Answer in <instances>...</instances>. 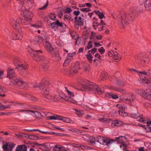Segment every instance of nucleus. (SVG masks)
<instances>
[{
  "label": "nucleus",
  "mask_w": 151,
  "mask_h": 151,
  "mask_svg": "<svg viewBox=\"0 0 151 151\" xmlns=\"http://www.w3.org/2000/svg\"><path fill=\"white\" fill-rule=\"evenodd\" d=\"M22 13L24 18V19L20 18H18L16 20L13 18L10 19V23L14 29H17L19 27V24H27L28 22L31 20L33 16V13L32 11L25 9L22 10Z\"/></svg>",
  "instance_id": "f257e3e1"
},
{
  "label": "nucleus",
  "mask_w": 151,
  "mask_h": 151,
  "mask_svg": "<svg viewBox=\"0 0 151 151\" xmlns=\"http://www.w3.org/2000/svg\"><path fill=\"white\" fill-rule=\"evenodd\" d=\"M142 10L139 7L135 6L132 8L130 12H123L122 13L121 19L119 21V24L124 27L131 23L134 19L132 14H139Z\"/></svg>",
  "instance_id": "f03ea898"
},
{
  "label": "nucleus",
  "mask_w": 151,
  "mask_h": 151,
  "mask_svg": "<svg viewBox=\"0 0 151 151\" xmlns=\"http://www.w3.org/2000/svg\"><path fill=\"white\" fill-rule=\"evenodd\" d=\"M28 52L32 58L37 61H42L45 59V58L38 54L39 52L42 53V51L41 50H34L30 47H29L28 49Z\"/></svg>",
  "instance_id": "7ed1b4c3"
},
{
  "label": "nucleus",
  "mask_w": 151,
  "mask_h": 151,
  "mask_svg": "<svg viewBox=\"0 0 151 151\" xmlns=\"http://www.w3.org/2000/svg\"><path fill=\"white\" fill-rule=\"evenodd\" d=\"M135 59L138 64L142 66L148 64L150 62V59L149 58L142 54H139L135 57Z\"/></svg>",
  "instance_id": "20e7f679"
},
{
  "label": "nucleus",
  "mask_w": 151,
  "mask_h": 151,
  "mask_svg": "<svg viewBox=\"0 0 151 151\" xmlns=\"http://www.w3.org/2000/svg\"><path fill=\"white\" fill-rule=\"evenodd\" d=\"M82 90H84L88 88L89 91L95 92L97 90L98 86L94 83L88 81H86L82 85Z\"/></svg>",
  "instance_id": "39448f33"
},
{
  "label": "nucleus",
  "mask_w": 151,
  "mask_h": 151,
  "mask_svg": "<svg viewBox=\"0 0 151 151\" xmlns=\"http://www.w3.org/2000/svg\"><path fill=\"white\" fill-rule=\"evenodd\" d=\"M127 95L128 96L126 98L124 99V96L122 95L120 96V99L123 100L125 102H128L130 105H132V103L135 100V97L134 94L132 92H128L127 93Z\"/></svg>",
  "instance_id": "423d86ee"
},
{
  "label": "nucleus",
  "mask_w": 151,
  "mask_h": 151,
  "mask_svg": "<svg viewBox=\"0 0 151 151\" xmlns=\"http://www.w3.org/2000/svg\"><path fill=\"white\" fill-rule=\"evenodd\" d=\"M12 82L14 85L22 88H26L28 87V84L27 82L19 79L17 78L14 80H12Z\"/></svg>",
  "instance_id": "0eeeda50"
},
{
  "label": "nucleus",
  "mask_w": 151,
  "mask_h": 151,
  "mask_svg": "<svg viewBox=\"0 0 151 151\" xmlns=\"http://www.w3.org/2000/svg\"><path fill=\"white\" fill-rule=\"evenodd\" d=\"M65 91L68 93V95L69 96V97L68 96H65L64 99L70 102L73 104H77V102H76L74 99L71 98L74 96V93L69 90L67 88H65Z\"/></svg>",
  "instance_id": "6e6552de"
},
{
  "label": "nucleus",
  "mask_w": 151,
  "mask_h": 151,
  "mask_svg": "<svg viewBox=\"0 0 151 151\" xmlns=\"http://www.w3.org/2000/svg\"><path fill=\"white\" fill-rule=\"evenodd\" d=\"M138 2L140 4H144L145 9L146 11H151V0H138Z\"/></svg>",
  "instance_id": "1a4fd4ad"
},
{
  "label": "nucleus",
  "mask_w": 151,
  "mask_h": 151,
  "mask_svg": "<svg viewBox=\"0 0 151 151\" xmlns=\"http://www.w3.org/2000/svg\"><path fill=\"white\" fill-rule=\"evenodd\" d=\"M57 25L58 26L63 27V28L66 27V25L64 23H60L58 20H57L55 22L50 24V27L52 30H55L57 29Z\"/></svg>",
  "instance_id": "9d476101"
},
{
  "label": "nucleus",
  "mask_w": 151,
  "mask_h": 151,
  "mask_svg": "<svg viewBox=\"0 0 151 151\" xmlns=\"http://www.w3.org/2000/svg\"><path fill=\"white\" fill-rule=\"evenodd\" d=\"M15 146V144L11 142H7L3 144L2 148L4 151H12L13 148Z\"/></svg>",
  "instance_id": "9b49d317"
},
{
  "label": "nucleus",
  "mask_w": 151,
  "mask_h": 151,
  "mask_svg": "<svg viewBox=\"0 0 151 151\" xmlns=\"http://www.w3.org/2000/svg\"><path fill=\"white\" fill-rule=\"evenodd\" d=\"M116 140H119V142L121 143V145L120 146V148L124 151L126 150V145L123 142L127 140L126 137L123 136H120L119 137H116Z\"/></svg>",
  "instance_id": "f8f14e48"
},
{
  "label": "nucleus",
  "mask_w": 151,
  "mask_h": 151,
  "mask_svg": "<svg viewBox=\"0 0 151 151\" xmlns=\"http://www.w3.org/2000/svg\"><path fill=\"white\" fill-rule=\"evenodd\" d=\"M108 55L109 56L112 57L116 60H120L122 58L121 56L116 51H114L111 50L109 51L108 52Z\"/></svg>",
  "instance_id": "ddd939ff"
},
{
  "label": "nucleus",
  "mask_w": 151,
  "mask_h": 151,
  "mask_svg": "<svg viewBox=\"0 0 151 151\" xmlns=\"http://www.w3.org/2000/svg\"><path fill=\"white\" fill-rule=\"evenodd\" d=\"M4 103L5 104H13L16 106H19L20 108H23L24 106V104L17 101H12L8 100H6L4 101Z\"/></svg>",
  "instance_id": "4468645a"
},
{
  "label": "nucleus",
  "mask_w": 151,
  "mask_h": 151,
  "mask_svg": "<svg viewBox=\"0 0 151 151\" xmlns=\"http://www.w3.org/2000/svg\"><path fill=\"white\" fill-rule=\"evenodd\" d=\"M44 46L46 50L49 52L51 54L54 53V51L55 50L51 46V44L47 41H45L44 44Z\"/></svg>",
  "instance_id": "2eb2a0df"
},
{
  "label": "nucleus",
  "mask_w": 151,
  "mask_h": 151,
  "mask_svg": "<svg viewBox=\"0 0 151 151\" xmlns=\"http://www.w3.org/2000/svg\"><path fill=\"white\" fill-rule=\"evenodd\" d=\"M49 91V90L48 89L46 88L45 91H44L43 94L45 98L47 99V101L51 102L53 101L54 96L50 95H48Z\"/></svg>",
  "instance_id": "dca6fc26"
},
{
  "label": "nucleus",
  "mask_w": 151,
  "mask_h": 151,
  "mask_svg": "<svg viewBox=\"0 0 151 151\" xmlns=\"http://www.w3.org/2000/svg\"><path fill=\"white\" fill-rule=\"evenodd\" d=\"M151 90V88H148L145 90L143 92L142 95L143 97L146 99H150L151 100V91H149V90Z\"/></svg>",
  "instance_id": "f3484780"
},
{
  "label": "nucleus",
  "mask_w": 151,
  "mask_h": 151,
  "mask_svg": "<svg viewBox=\"0 0 151 151\" xmlns=\"http://www.w3.org/2000/svg\"><path fill=\"white\" fill-rule=\"evenodd\" d=\"M97 142L99 143L100 144L102 145H104L106 144V145H108L110 144L111 142L112 141V140H110L106 142L103 137L99 136L97 137Z\"/></svg>",
  "instance_id": "a211bd4d"
},
{
  "label": "nucleus",
  "mask_w": 151,
  "mask_h": 151,
  "mask_svg": "<svg viewBox=\"0 0 151 151\" xmlns=\"http://www.w3.org/2000/svg\"><path fill=\"white\" fill-rule=\"evenodd\" d=\"M132 117L134 119H137V120L140 122H144L145 119L142 115H140L138 113L133 114L132 115Z\"/></svg>",
  "instance_id": "6ab92c4d"
},
{
  "label": "nucleus",
  "mask_w": 151,
  "mask_h": 151,
  "mask_svg": "<svg viewBox=\"0 0 151 151\" xmlns=\"http://www.w3.org/2000/svg\"><path fill=\"white\" fill-rule=\"evenodd\" d=\"M124 124V122L121 121L115 120L112 121L111 127H115L121 126Z\"/></svg>",
  "instance_id": "aec40b11"
},
{
  "label": "nucleus",
  "mask_w": 151,
  "mask_h": 151,
  "mask_svg": "<svg viewBox=\"0 0 151 151\" xmlns=\"http://www.w3.org/2000/svg\"><path fill=\"white\" fill-rule=\"evenodd\" d=\"M14 69L9 68L7 70V77L9 79H12L15 76V74Z\"/></svg>",
  "instance_id": "412c9836"
},
{
  "label": "nucleus",
  "mask_w": 151,
  "mask_h": 151,
  "mask_svg": "<svg viewBox=\"0 0 151 151\" xmlns=\"http://www.w3.org/2000/svg\"><path fill=\"white\" fill-rule=\"evenodd\" d=\"M47 86L44 84L43 85L42 83H36L33 86V88H40V90L44 92V91H45L46 89Z\"/></svg>",
  "instance_id": "4be33fe9"
},
{
  "label": "nucleus",
  "mask_w": 151,
  "mask_h": 151,
  "mask_svg": "<svg viewBox=\"0 0 151 151\" xmlns=\"http://www.w3.org/2000/svg\"><path fill=\"white\" fill-rule=\"evenodd\" d=\"M6 32L11 39L16 40V38H17V37L16 38V32H11L8 30H7Z\"/></svg>",
  "instance_id": "5701e85b"
},
{
  "label": "nucleus",
  "mask_w": 151,
  "mask_h": 151,
  "mask_svg": "<svg viewBox=\"0 0 151 151\" xmlns=\"http://www.w3.org/2000/svg\"><path fill=\"white\" fill-rule=\"evenodd\" d=\"M76 22L80 25H83V19L80 17H75L74 18Z\"/></svg>",
  "instance_id": "b1692460"
},
{
  "label": "nucleus",
  "mask_w": 151,
  "mask_h": 151,
  "mask_svg": "<svg viewBox=\"0 0 151 151\" xmlns=\"http://www.w3.org/2000/svg\"><path fill=\"white\" fill-rule=\"evenodd\" d=\"M31 42H34L35 44H39L42 42H43L44 41L42 38L41 37H36L35 39H33Z\"/></svg>",
  "instance_id": "393cba45"
},
{
  "label": "nucleus",
  "mask_w": 151,
  "mask_h": 151,
  "mask_svg": "<svg viewBox=\"0 0 151 151\" xmlns=\"http://www.w3.org/2000/svg\"><path fill=\"white\" fill-rule=\"evenodd\" d=\"M140 78L141 83L143 84L151 83V78H150L148 79H146L145 77H144L145 78H143V77H141Z\"/></svg>",
  "instance_id": "a878e982"
},
{
  "label": "nucleus",
  "mask_w": 151,
  "mask_h": 151,
  "mask_svg": "<svg viewBox=\"0 0 151 151\" xmlns=\"http://www.w3.org/2000/svg\"><path fill=\"white\" fill-rule=\"evenodd\" d=\"M148 74L151 75V69H148L147 71V72L144 71L142 72H140L139 73V76L140 77H145V76L146 75H148Z\"/></svg>",
  "instance_id": "bb28decb"
},
{
  "label": "nucleus",
  "mask_w": 151,
  "mask_h": 151,
  "mask_svg": "<svg viewBox=\"0 0 151 151\" xmlns=\"http://www.w3.org/2000/svg\"><path fill=\"white\" fill-rule=\"evenodd\" d=\"M51 54L52 55V57H53L56 60L58 61L60 59L61 57L59 54L58 52H56L55 50L54 51V53H52Z\"/></svg>",
  "instance_id": "cd10ccee"
},
{
  "label": "nucleus",
  "mask_w": 151,
  "mask_h": 151,
  "mask_svg": "<svg viewBox=\"0 0 151 151\" xmlns=\"http://www.w3.org/2000/svg\"><path fill=\"white\" fill-rule=\"evenodd\" d=\"M16 40H20L22 39L23 37V34L22 31L19 30L18 31L16 32Z\"/></svg>",
  "instance_id": "c85d7f7f"
},
{
  "label": "nucleus",
  "mask_w": 151,
  "mask_h": 151,
  "mask_svg": "<svg viewBox=\"0 0 151 151\" xmlns=\"http://www.w3.org/2000/svg\"><path fill=\"white\" fill-rule=\"evenodd\" d=\"M113 89L121 93L125 94L126 95H127V92L126 91L125 89L121 88H113Z\"/></svg>",
  "instance_id": "c756f323"
},
{
  "label": "nucleus",
  "mask_w": 151,
  "mask_h": 151,
  "mask_svg": "<svg viewBox=\"0 0 151 151\" xmlns=\"http://www.w3.org/2000/svg\"><path fill=\"white\" fill-rule=\"evenodd\" d=\"M12 105L11 104H8L7 105H4L2 103H0V109L1 110H3L7 109H10L11 108Z\"/></svg>",
  "instance_id": "7c9ffc66"
},
{
  "label": "nucleus",
  "mask_w": 151,
  "mask_h": 151,
  "mask_svg": "<svg viewBox=\"0 0 151 151\" xmlns=\"http://www.w3.org/2000/svg\"><path fill=\"white\" fill-rule=\"evenodd\" d=\"M6 91V89L3 86L0 85V97H4L6 95L4 94H2Z\"/></svg>",
  "instance_id": "2f4dec72"
},
{
  "label": "nucleus",
  "mask_w": 151,
  "mask_h": 151,
  "mask_svg": "<svg viewBox=\"0 0 151 151\" xmlns=\"http://www.w3.org/2000/svg\"><path fill=\"white\" fill-rule=\"evenodd\" d=\"M19 112L23 113L25 115L30 116L31 111L30 110H20L19 111Z\"/></svg>",
  "instance_id": "473e14b6"
},
{
  "label": "nucleus",
  "mask_w": 151,
  "mask_h": 151,
  "mask_svg": "<svg viewBox=\"0 0 151 151\" xmlns=\"http://www.w3.org/2000/svg\"><path fill=\"white\" fill-rule=\"evenodd\" d=\"M40 113L38 111H31L30 117L33 116L35 117H38L40 116Z\"/></svg>",
  "instance_id": "72a5a7b5"
},
{
  "label": "nucleus",
  "mask_w": 151,
  "mask_h": 151,
  "mask_svg": "<svg viewBox=\"0 0 151 151\" xmlns=\"http://www.w3.org/2000/svg\"><path fill=\"white\" fill-rule=\"evenodd\" d=\"M53 150L55 151H66L63 149V147L59 145H57L55 146L53 148Z\"/></svg>",
  "instance_id": "f704fd0d"
},
{
  "label": "nucleus",
  "mask_w": 151,
  "mask_h": 151,
  "mask_svg": "<svg viewBox=\"0 0 151 151\" xmlns=\"http://www.w3.org/2000/svg\"><path fill=\"white\" fill-rule=\"evenodd\" d=\"M60 120H62L67 123H71L72 121L68 118H66L60 116Z\"/></svg>",
  "instance_id": "c9c22d12"
},
{
  "label": "nucleus",
  "mask_w": 151,
  "mask_h": 151,
  "mask_svg": "<svg viewBox=\"0 0 151 151\" xmlns=\"http://www.w3.org/2000/svg\"><path fill=\"white\" fill-rule=\"evenodd\" d=\"M83 68L85 71H89L91 69L89 64L87 63L83 64Z\"/></svg>",
  "instance_id": "e433bc0d"
},
{
  "label": "nucleus",
  "mask_w": 151,
  "mask_h": 151,
  "mask_svg": "<svg viewBox=\"0 0 151 151\" xmlns=\"http://www.w3.org/2000/svg\"><path fill=\"white\" fill-rule=\"evenodd\" d=\"M95 12L101 19L104 17V15L103 12H100L99 10H96Z\"/></svg>",
  "instance_id": "4c0bfd02"
},
{
  "label": "nucleus",
  "mask_w": 151,
  "mask_h": 151,
  "mask_svg": "<svg viewBox=\"0 0 151 151\" xmlns=\"http://www.w3.org/2000/svg\"><path fill=\"white\" fill-rule=\"evenodd\" d=\"M26 146L24 145L18 146L16 148V151H22L24 149H27Z\"/></svg>",
  "instance_id": "58836bf2"
},
{
  "label": "nucleus",
  "mask_w": 151,
  "mask_h": 151,
  "mask_svg": "<svg viewBox=\"0 0 151 151\" xmlns=\"http://www.w3.org/2000/svg\"><path fill=\"white\" fill-rule=\"evenodd\" d=\"M31 25L32 27L36 29L41 28L42 27V24L40 22L36 23L34 24H31Z\"/></svg>",
  "instance_id": "ea45409f"
},
{
  "label": "nucleus",
  "mask_w": 151,
  "mask_h": 151,
  "mask_svg": "<svg viewBox=\"0 0 151 151\" xmlns=\"http://www.w3.org/2000/svg\"><path fill=\"white\" fill-rule=\"evenodd\" d=\"M75 111L76 112V114L78 116H83L84 114L83 112L82 111L76 109H75Z\"/></svg>",
  "instance_id": "a19ab883"
},
{
  "label": "nucleus",
  "mask_w": 151,
  "mask_h": 151,
  "mask_svg": "<svg viewBox=\"0 0 151 151\" xmlns=\"http://www.w3.org/2000/svg\"><path fill=\"white\" fill-rule=\"evenodd\" d=\"M60 116L55 115L53 116H50L48 118V119L50 120H60Z\"/></svg>",
  "instance_id": "79ce46f5"
},
{
  "label": "nucleus",
  "mask_w": 151,
  "mask_h": 151,
  "mask_svg": "<svg viewBox=\"0 0 151 151\" xmlns=\"http://www.w3.org/2000/svg\"><path fill=\"white\" fill-rule=\"evenodd\" d=\"M18 68L19 69L23 70H26L27 68V65L23 64H18Z\"/></svg>",
  "instance_id": "37998d69"
},
{
  "label": "nucleus",
  "mask_w": 151,
  "mask_h": 151,
  "mask_svg": "<svg viewBox=\"0 0 151 151\" xmlns=\"http://www.w3.org/2000/svg\"><path fill=\"white\" fill-rule=\"evenodd\" d=\"M87 137L88 138L89 140L88 142H90L91 143H94L95 141V138L93 136H90L89 135H87Z\"/></svg>",
  "instance_id": "c03bdc74"
},
{
  "label": "nucleus",
  "mask_w": 151,
  "mask_h": 151,
  "mask_svg": "<svg viewBox=\"0 0 151 151\" xmlns=\"http://www.w3.org/2000/svg\"><path fill=\"white\" fill-rule=\"evenodd\" d=\"M72 68L79 70L80 68V64L79 62H76Z\"/></svg>",
  "instance_id": "a18cd8bd"
},
{
  "label": "nucleus",
  "mask_w": 151,
  "mask_h": 151,
  "mask_svg": "<svg viewBox=\"0 0 151 151\" xmlns=\"http://www.w3.org/2000/svg\"><path fill=\"white\" fill-rule=\"evenodd\" d=\"M107 76V74L106 73H103L101 74L99 78V80L102 81L106 79Z\"/></svg>",
  "instance_id": "49530a36"
},
{
  "label": "nucleus",
  "mask_w": 151,
  "mask_h": 151,
  "mask_svg": "<svg viewBox=\"0 0 151 151\" xmlns=\"http://www.w3.org/2000/svg\"><path fill=\"white\" fill-rule=\"evenodd\" d=\"M64 20L65 21L68 20L69 23H70V21H73V19L69 16L67 15H64Z\"/></svg>",
  "instance_id": "de8ad7c7"
},
{
  "label": "nucleus",
  "mask_w": 151,
  "mask_h": 151,
  "mask_svg": "<svg viewBox=\"0 0 151 151\" xmlns=\"http://www.w3.org/2000/svg\"><path fill=\"white\" fill-rule=\"evenodd\" d=\"M63 98L62 97L59 95H56L54 97L53 101H57Z\"/></svg>",
  "instance_id": "09e8293b"
},
{
  "label": "nucleus",
  "mask_w": 151,
  "mask_h": 151,
  "mask_svg": "<svg viewBox=\"0 0 151 151\" xmlns=\"http://www.w3.org/2000/svg\"><path fill=\"white\" fill-rule=\"evenodd\" d=\"M118 112L120 115L123 116H126L128 115V114L124 111V110H118Z\"/></svg>",
  "instance_id": "8fccbe9b"
},
{
  "label": "nucleus",
  "mask_w": 151,
  "mask_h": 151,
  "mask_svg": "<svg viewBox=\"0 0 151 151\" xmlns=\"http://www.w3.org/2000/svg\"><path fill=\"white\" fill-rule=\"evenodd\" d=\"M116 106L119 109L118 110H124L126 108L125 106L119 104H117Z\"/></svg>",
  "instance_id": "3c124183"
},
{
  "label": "nucleus",
  "mask_w": 151,
  "mask_h": 151,
  "mask_svg": "<svg viewBox=\"0 0 151 151\" xmlns=\"http://www.w3.org/2000/svg\"><path fill=\"white\" fill-rule=\"evenodd\" d=\"M78 70H79L71 68L70 71V73L71 75H73L77 73Z\"/></svg>",
  "instance_id": "603ef678"
},
{
  "label": "nucleus",
  "mask_w": 151,
  "mask_h": 151,
  "mask_svg": "<svg viewBox=\"0 0 151 151\" xmlns=\"http://www.w3.org/2000/svg\"><path fill=\"white\" fill-rule=\"evenodd\" d=\"M99 120L101 122H107L109 123L111 121V120L109 119H107L105 118H99Z\"/></svg>",
  "instance_id": "864d4df0"
},
{
  "label": "nucleus",
  "mask_w": 151,
  "mask_h": 151,
  "mask_svg": "<svg viewBox=\"0 0 151 151\" xmlns=\"http://www.w3.org/2000/svg\"><path fill=\"white\" fill-rule=\"evenodd\" d=\"M86 58L90 63H91L92 61V56L90 54L86 55Z\"/></svg>",
  "instance_id": "5fc2aeb1"
},
{
  "label": "nucleus",
  "mask_w": 151,
  "mask_h": 151,
  "mask_svg": "<svg viewBox=\"0 0 151 151\" xmlns=\"http://www.w3.org/2000/svg\"><path fill=\"white\" fill-rule=\"evenodd\" d=\"M49 18L52 20H54L56 18V15L53 13H51L49 15Z\"/></svg>",
  "instance_id": "6e6d98bb"
},
{
  "label": "nucleus",
  "mask_w": 151,
  "mask_h": 151,
  "mask_svg": "<svg viewBox=\"0 0 151 151\" xmlns=\"http://www.w3.org/2000/svg\"><path fill=\"white\" fill-rule=\"evenodd\" d=\"M69 130L73 132H76L77 133H81V132L80 130L76 128L71 129H70Z\"/></svg>",
  "instance_id": "4d7b16f0"
},
{
  "label": "nucleus",
  "mask_w": 151,
  "mask_h": 151,
  "mask_svg": "<svg viewBox=\"0 0 151 151\" xmlns=\"http://www.w3.org/2000/svg\"><path fill=\"white\" fill-rule=\"evenodd\" d=\"M38 137L36 136L30 135L28 136V139L31 140H35L37 139Z\"/></svg>",
  "instance_id": "13d9d810"
},
{
  "label": "nucleus",
  "mask_w": 151,
  "mask_h": 151,
  "mask_svg": "<svg viewBox=\"0 0 151 151\" xmlns=\"http://www.w3.org/2000/svg\"><path fill=\"white\" fill-rule=\"evenodd\" d=\"M92 47V43L91 42L89 41L88 42L87 46L86 47L85 50L89 49Z\"/></svg>",
  "instance_id": "bf43d9fd"
},
{
  "label": "nucleus",
  "mask_w": 151,
  "mask_h": 151,
  "mask_svg": "<svg viewBox=\"0 0 151 151\" xmlns=\"http://www.w3.org/2000/svg\"><path fill=\"white\" fill-rule=\"evenodd\" d=\"M72 60L71 59H70L69 58L67 57V58L66 60L65 61L63 64L64 66H66Z\"/></svg>",
  "instance_id": "052dcab7"
},
{
  "label": "nucleus",
  "mask_w": 151,
  "mask_h": 151,
  "mask_svg": "<svg viewBox=\"0 0 151 151\" xmlns=\"http://www.w3.org/2000/svg\"><path fill=\"white\" fill-rule=\"evenodd\" d=\"M95 91H97V93L99 94H101L104 92V90L103 89H101V88H98V86L97 90H96Z\"/></svg>",
  "instance_id": "680f3d73"
},
{
  "label": "nucleus",
  "mask_w": 151,
  "mask_h": 151,
  "mask_svg": "<svg viewBox=\"0 0 151 151\" xmlns=\"http://www.w3.org/2000/svg\"><path fill=\"white\" fill-rule=\"evenodd\" d=\"M75 55V53H74L69 54H68L67 57L69 58L70 59H71L72 60L73 59V57Z\"/></svg>",
  "instance_id": "e2e57ef3"
},
{
  "label": "nucleus",
  "mask_w": 151,
  "mask_h": 151,
  "mask_svg": "<svg viewBox=\"0 0 151 151\" xmlns=\"http://www.w3.org/2000/svg\"><path fill=\"white\" fill-rule=\"evenodd\" d=\"M98 51L100 53L102 54L104 53L105 52V50L103 47H101L99 49Z\"/></svg>",
  "instance_id": "0e129e2a"
},
{
  "label": "nucleus",
  "mask_w": 151,
  "mask_h": 151,
  "mask_svg": "<svg viewBox=\"0 0 151 151\" xmlns=\"http://www.w3.org/2000/svg\"><path fill=\"white\" fill-rule=\"evenodd\" d=\"M117 84L121 87H123L124 86V83L121 80H119L117 83Z\"/></svg>",
  "instance_id": "69168bd1"
},
{
  "label": "nucleus",
  "mask_w": 151,
  "mask_h": 151,
  "mask_svg": "<svg viewBox=\"0 0 151 151\" xmlns=\"http://www.w3.org/2000/svg\"><path fill=\"white\" fill-rule=\"evenodd\" d=\"M48 6V2H47L42 7L39 8L40 10H44Z\"/></svg>",
  "instance_id": "338daca9"
},
{
  "label": "nucleus",
  "mask_w": 151,
  "mask_h": 151,
  "mask_svg": "<svg viewBox=\"0 0 151 151\" xmlns=\"http://www.w3.org/2000/svg\"><path fill=\"white\" fill-rule=\"evenodd\" d=\"M28 98H29L30 100L34 101H36L37 100L36 97L31 96H29V97Z\"/></svg>",
  "instance_id": "774afa93"
}]
</instances>
